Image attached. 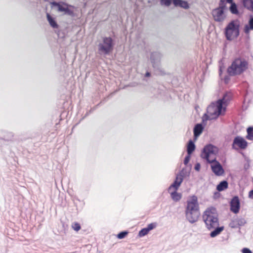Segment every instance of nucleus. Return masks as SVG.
<instances>
[{
	"label": "nucleus",
	"mask_w": 253,
	"mask_h": 253,
	"mask_svg": "<svg viewBox=\"0 0 253 253\" xmlns=\"http://www.w3.org/2000/svg\"><path fill=\"white\" fill-rule=\"evenodd\" d=\"M217 152V148L211 144H209L204 147L201 156L203 159L207 160L210 164H211V169L212 172L217 176L222 175L224 170L219 162L217 161L214 158L212 160L210 159L211 155H215Z\"/></svg>",
	"instance_id": "nucleus-1"
},
{
	"label": "nucleus",
	"mask_w": 253,
	"mask_h": 253,
	"mask_svg": "<svg viewBox=\"0 0 253 253\" xmlns=\"http://www.w3.org/2000/svg\"><path fill=\"white\" fill-rule=\"evenodd\" d=\"M203 220L209 229H213L210 235L211 237H214L218 235L223 230V227H218V220L216 209L214 208L208 209L203 215Z\"/></svg>",
	"instance_id": "nucleus-2"
},
{
	"label": "nucleus",
	"mask_w": 253,
	"mask_h": 253,
	"mask_svg": "<svg viewBox=\"0 0 253 253\" xmlns=\"http://www.w3.org/2000/svg\"><path fill=\"white\" fill-rule=\"evenodd\" d=\"M186 217L190 223L196 222L200 215L197 198L193 196L187 201L185 211Z\"/></svg>",
	"instance_id": "nucleus-3"
},
{
	"label": "nucleus",
	"mask_w": 253,
	"mask_h": 253,
	"mask_svg": "<svg viewBox=\"0 0 253 253\" xmlns=\"http://www.w3.org/2000/svg\"><path fill=\"white\" fill-rule=\"evenodd\" d=\"M227 106L221 100H217L215 102H212L207 108L208 115L205 114L207 120H212L217 118L219 116L223 115L226 111Z\"/></svg>",
	"instance_id": "nucleus-4"
},
{
	"label": "nucleus",
	"mask_w": 253,
	"mask_h": 253,
	"mask_svg": "<svg viewBox=\"0 0 253 253\" xmlns=\"http://www.w3.org/2000/svg\"><path fill=\"white\" fill-rule=\"evenodd\" d=\"M248 62L244 59H235L227 70V73L230 76L241 74L247 68Z\"/></svg>",
	"instance_id": "nucleus-5"
},
{
	"label": "nucleus",
	"mask_w": 253,
	"mask_h": 253,
	"mask_svg": "<svg viewBox=\"0 0 253 253\" xmlns=\"http://www.w3.org/2000/svg\"><path fill=\"white\" fill-rule=\"evenodd\" d=\"M225 34L227 40L231 41L239 35V25L233 20L225 28Z\"/></svg>",
	"instance_id": "nucleus-6"
},
{
	"label": "nucleus",
	"mask_w": 253,
	"mask_h": 253,
	"mask_svg": "<svg viewBox=\"0 0 253 253\" xmlns=\"http://www.w3.org/2000/svg\"><path fill=\"white\" fill-rule=\"evenodd\" d=\"M98 47L100 53L109 54L113 49V40L111 37H103L102 41L98 44Z\"/></svg>",
	"instance_id": "nucleus-7"
},
{
	"label": "nucleus",
	"mask_w": 253,
	"mask_h": 253,
	"mask_svg": "<svg viewBox=\"0 0 253 253\" xmlns=\"http://www.w3.org/2000/svg\"><path fill=\"white\" fill-rule=\"evenodd\" d=\"M184 169H183L177 175L173 183L169 188V191L170 192L172 188L177 190L180 186L183 180V177L186 175L184 172Z\"/></svg>",
	"instance_id": "nucleus-8"
},
{
	"label": "nucleus",
	"mask_w": 253,
	"mask_h": 253,
	"mask_svg": "<svg viewBox=\"0 0 253 253\" xmlns=\"http://www.w3.org/2000/svg\"><path fill=\"white\" fill-rule=\"evenodd\" d=\"M211 14L214 20L217 22H222L226 18L225 11L217 8L212 10Z\"/></svg>",
	"instance_id": "nucleus-9"
},
{
	"label": "nucleus",
	"mask_w": 253,
	"mask_h": 253,
	"mask_svg": "<svg viewBox=\"0 0 253 253\" xmlns=\"http://www.w3.org/2000/svg\"><path fill=\"white\" fill-rule=\"evenodd\" d=\"M248 143L246 140L241 136H236L234 138L232 144V148L237 149L236 146H237L241 149H245L247 146Z\"/></svg>",
	"instance_id": "nucleus-10"
},
{
	"label": "nucleus",
	"mask_w": 253,
	"mask_h": 253,
	"mask_svg": "<svg viewBox=\"0 0 253 253\" xmlns=\"http://www.w3.org/2000/svg\"><path fill=\"white\" fill-rule=\"evenodd\" d=\"M230 211L236 214L239 212L240 209V202L238 196H235L232 198L230 202Z\"/></svg>",
	"instance_id": "nucleus-11"
},
{
	"label": "nucleus",
	"mask_w": 253,
	"mask_h": 253,
	"mask_svg": "<svg viewBox=\"0 0 253 253\" xmlns=\"http://www.w3.org/2000/svg\"><path fill=\"white\" fill-rule=\"evenodd\" d=\"M161 58V54L159 52H154L151 53L150 59L154 68L158 66V63L160 62Z\"/></svg>",
	"instance_id": "nucleus-12"
},
{
	"label": "nucleus",
	"mask_w": 253,
	"mask_h": 253,
	"mask_svg": "<svg viewBox=\"0 0 253 253\" xmlns=\"http://www.w3.org/2000/svg\"><path fill=\"white\" fill-rule=\"evenodd\" d=\"M226 2L230 4L229 10L232 14L235 15H238L239 14L237 5L236 3L233 1V0H226Z\"/></svg>",
	"instance_id": "nucleus-13"
},
{
	"label": "nucleus",
	"mask_w": 253,
	"mask_h": 253,
	"mask_svg": "<svg viewBox=\"0 0 253 253\" xmlns=\"http://www.w3.org/2000/svg\"><path fill=\"white\" fill-rule=\"evenodd\" d=\"M156 227V224L154 223H150L148 225L147 227L141 229L138 233L140 237L146 235L148 233Z\"/></svg>",
	"instance_id": "nucleus-14"
},
{
	"label": "nucleus",
	"mask_w": 253,
	"mask_h": 253,
	"mask_svg": "<svg viewBox=\"0 0 253 253\" xmlns=\"http://www.w3.org/2000/svg\"><path fill=\"white\" fill-rule=\"evenodd\" d=\"M204 127L202 124H197L194 126L193 132L194 136L195 138L198 137L203 132Z\"/></svg>",
	"instance_id": "nucleus-15"
},
{
	"label": "nucleus",
	"mask_w": 253,
	"mask_h": 253,
	"mask_svg": "<svg viewBox=\"0 0 253 253\" xmlns=\"http://www.w3.org/2000/svg\"><path fill=\"white\" fill-rule=\"evenodd\" d=\"M250 30H253V16H250L248 24L246 25L244 27V32L249 34Z\"/></svg>",
	"instance_id": "nucleus-16"
},
{
	"label": "nucleus",
	"mask_w": 253,
	"mask_h": 253,
	"mask_svg": "<svg viewBox=\"0 0 253 253\" xmlns=\"http://www.w3.org/2000/svg\"><path fill=\"white\" fill-rule=\"evenodd\" d=\"M242 4L245 8L253 12V0H242Z\"/></svg>",
	"instance_id": "nucleus-17"
},
{
	"label": "nucleus",
	"mask_w": 253,
	"mask_h": 253,
	"mask_svg": "<svg viewBox=\"0 0 253 253\" xmlns=\"http://www.w3.org/2000/svg\"><path fill=\"white\" fill-rule=\"evenodd\" d=\"M231 98L232 94L230 92H226L224 94L222 98L219 99L221 100L222 102L224 104V106H227Z\"/></svg>",
	"instance_id": "nucleus-18"
},
{
	"label": "nucleus",
	"mask_w": 253,
	"mask_h": 253,
	"mask_svg": "<svg viewBox=\"0 0 253 253\" xmlns=\"http://www.w3.org/2000/svg\"><path fill=\"white\" fill-rule=\"evenodd\" d=\"M228 183L227 181L223 180L221 181L216 186L217 191L220 192L228 188Z\"/></svg>",
	"instance_id": "nucleus-19"
},
{
	"label": "nucleus",
	"mask_w": 253,
	"mask_h": 253,
	"mask_svg": "<svg viewBox=\"0 0 253 253\" xmlns=\"http://www.w3.org/2000/svg\"><path fill=\"white\" fill-rule=\"evenodd\" d=\"M195 149V145L194 143L192 141V140H190L188 141L187 146V154L191 155L192 153Z\"/></svg>",
	"instance_id": "nucleus-20"
},
{
	"label": "nucleus",
	"mask_w": 253,
	"mask_h": 253,
	"mask_svg": "<svg viewBox=\"0 0 253 253\" xmlns=\"http://www.w3.org/2000/svg\"><path fill=\"white\" fill-rule=\"evenodd\" d=\"M47 19L50 24V25L53 28H57L58 27V24L55 21L54 18L50 15L48 13H47Z\"/></svg>",
	"instance_id": "nucleus-21"
},
{
	"label": "nucleus",
	"mask_w": 253,
	"mask_h": 253,
	"mask_svg": "<svg viewBox=\"0 0 253 253\" xmlns=\"http://www.w3.org/2000/svg\"><path fill=\"white\" fill-rule=\"evenodd\" d=\"M171 197L172 200L174 201H178L181 198V196L180 194L176 192V190H174V191L171 192Z\"/></svg>",
	"instance_id": "nucleus-22"
},
{
	"label": "nucleus",
	"mask_w": 253,
	"mask_h": 253,
	"mask_svg": "<svg viewBox=\"0 0 253 253\" xmlns=\"http://www.w3.org/2000/svg\"><path fill=\"white\" fill-rule=\"evenodd\" d=\"M247 135L246 136L247 139L250 140H253V127L250 126L247 129Z\"/></svg>",
	"instance_id": "nucleus-23"
},
{
	"label": "nucleus",
	"mask_w": 253,
	"mask_h": 253,
	"mask_svg": "<svg viewBox=\"0 0 253 253\" xmlns=\"http://www.w3.org/2000/svg\"><path fill=\"white\" fill-rule=\"evenodd\" d=\"M235 219V221L236 222V223L238 224V226H243L246 223V221L244 218L236 217Z\"/></svg>",
	"instance_id": "nucleus-24"
},
{
	"label": "nucleus",
	"mask_w": 253,
	"mask_h": 253,
	"mask_svg": "<svg viewBox=\"0 0 253 253\" xmlns=\"http://www.w3.org/2000/svg\"><path fill=\"white\" fill-rule=\"evenodd\" d=\"M226 2L223 3H218V7H217V8L219 9H222V10H226L227 9V6H226Z\"/></svg>",
	"instance_id": "nucleus-25"
},
{
	"label": "nucleus",
	"mask_w": 253,
	"mask_h": 253,
	"mask_svg": "<svg viewBox=\"0 0 253 253\" xmlns=\"http://www.w3.org/2000/svg\"><path fill=\"white\" fill-rule=\"evenodd\" d=\"M53 4L57 5L58 6V10L60 11H66L67 10V8L65 7L64 6H62L61 4H58L56 2H53Z\"/></svg>",
	"instance_id": "nucleus-26"
},
{
	"label": "nucleus",
	"mask_w": 253,
	"mask_h": 253,
	"mask_svg": "<svg viewBox=\"0 0 253 253\" xmlns=\"http://www.w3.org/2000/svg\"><path fill=\"white\" fill-rule=\"evenodd\" d=\"M242 253H253V252L249 248L244 247L241 250Z\"/></svg>",
	"instance_id": "nucleus-27"
},
{
	"label": "nucleus",
	"mask_w": 253,
	"mask_h": 253,
	"mask_svg": "<svg viewBox=\"0 0 253 253\" xmlns=\"http://www.w3.org/2000/svg\"><path fill=\"white\" fill-rule=\"evenodd\" d=\"M171 3V0H161V3L162 5H165L166 6H169L170 5Z\"/></svg>",
	"instance_id": "nucleus-28"
},
{
	"label": "nucleus",
	"mask_w": 253,
	"mask_h": 253,
	"mask_svg": "<svg viewBox=\"0 0 253 253\" xmlns=\"http://www.w3.org/2000/svg\"><path fill=\"white\" fill-rule=\"evenodd\" d=\"M179 6L184 8L185 9H187L189 8V5L187 2L183 0L181 1V2H180V4Z\"/></svg>",
	"instance_id": "nucleus-29"
},
{
	"label": "nucleus",
	"mask_w": 253,
	"mask_h": 253,
	"mask_svg": "<svg viewBox=\"0 0 253 253\" xmlns=\"http://www.w3.org/2000/svg\"><path fill=\"white\" fill-rule=\"evenodd\" d=\"M128 232L126 231H123L122 232H120L117 235V237H125L127 234Z\"/></svg>",
	"instance_id": "nucleus-30"
},
{
	"label": "nucleus",
	"mask_w": 253,
	"mask_h": 253,
	"mask_svg": "<svg viewBox=\"0 0 253 253\" xmlns=\"http://www.w3.org/2000/svg\"><path fill=\"white\" fill-rule=\"evenodd\" d=\"M245 160L247 161V163H246L244 165V169L246 170H247V169H249L250 167V160L248 158H246L245 159Z\"/></svg>",
	"instance_id": "nucleus-31"
},
{
	"label": "nucleus",
	"mask_w": 253,
	"mask_h": 253,
	"mask_svg": "<svg viewBox=\"0 0 253 253\" xmlns=\"http://www.w3.org/2000/svg\"><path fill=\"white\" fill-rule=\"evenodd\" d=\"M191 158V155L187 154V155L185 157L184 160V164L185 165H187V164L189 163L190 159Z\"/></svg>",
	"instance_id": "nucleus-32"
},
{
	"label": "nucleus",
	"mask_w": 253,
	"mask_h": 253,
	"mask_svg": "<svg viewBox=\"0 0 253 253\" xmlns=\"http://www.w3.org/2000/svg\"><path fill=\"white\" fill-rule=\"evenodd\" d=\"M73 229L75 230V231H78L81 228V226H80V224L78 223H74L73 226H72Z\"/></svg>",
	"instance_id": "nucleus-33"
},
{
	"label": "nucleus",
	"mask_w": 253,
	"mask_h": 253,
	"mask_svg": "<svg viewBox=\"0 0 253 253\" xmlns=\"http://www.w3.org/2000/svg\"><path fill=\"white\" fill-rule=\"evenodd\" d=\"M230 226L232 228H236L238 227V224H237L236 222L235 221V218L230 223Z\"/></svg>",
	"instance_id": "nucleus-34"
},
{
	"label": "nucleus",
	"mask_w": 253,
	"mask_h": 253,
	"mask_svg": "<svg viewBox=\"0 0 253 253\" xmlns=\"http://www.w3.org/2000/svg\"><path fill=\"white\" fill-rule=\"evenodd\" d=\"M182 0H173V3L176 6H179Z\"/></svg>",
	"instance_id": "nucleus-35"
},
{
	"label": "nucleus",
	"mask_w": 253,
	"mask_h": 253,
	"mask_svg": "<svg viewBox=\"0 0 253 253\" xmlns=\"http://www.w3.org/2000/svg\"><path fill=\"white\" fill-rule=\"evenodd\" d=\"M195 169L197 171H199L201 168V165L200 163H197L195 166Z\"/></svg>",
	"instance_id": "nucleus-36"
},
{
	"label": "nucleus",
	"mask_w": 253,
	"mask_h": 253,
	"mask_svg": "<svg viewBox=\"0 0 253 253\" xmlns=\"http://www.w3.org/2000/svg\"><path fill=\"white\" fill-rule=\"evenodd\" d=\"M249 197L251 199H253V190H252L249 192Z\"/></svg>",
	"instance_id": "nucleus-37"
},
{
	"label": "nucleus",
	"mask_w": 253,
	"mask_h": 253,
	"mask_svg": "<svg viewBox=\"0 0 253 253\" xmlns=\"http://www.w3.org/2000/svg\"><path fill=\"white\" fill-rule=\"evenodd\" d=\"M150 76H151V74H150V73H149V72H146V74H145V77H149Z\"/></svg>",
	"instance_id": "nucleus-38"
},
{
	"label": "nucleus",
	"mask_w": 253,
	"mask_h": 253,
	"mask_svg": "<svg viewBox=\"0 0 253 253\" xmlns=\"http://www.w3.org/2000/svg\"><path fill=\"white\" fill-rule=\"evenodd\" d=\"M187 238H185V239H183L181 241V243L182 244H184V243H186L187 241Z\"/></svg>",
	"instance_id": "nucleus-39"
},
{
	"label": "nucleus",
	"mask_w": 253,
	"mask_h": 253,
	"mask_svg": "<svg viewBox=\"0 0 253 253\" xmlns=\"http://www.w3.org/2000/svg\"><path fill=\"white\" fill-rule=\"evenodd\" d=\"M223 2H226V0H220L219 1V3H223Z\"/></svg>",
	"instance_id": "nucleus-40"
},
{
	"label": "nucleus",
	"mask_w": 253,
	"mask_h": 253,
	"mask_svg": "<svg viewBox=\"0 0 253 253\" xmlns=\"http://www.w3.org/2000/svg\"><path fill=\"white\" fill-rule=\"evenodd\" d=\"M228 239V238H225V240H227Z\"/></svg>",
	"instance_id": "nucleus-41"
},
{
	"label": "nucleus",
	"mask_w": 253,
	"mask_h": 253,
	"mask_svg": "<svg viewBox=\"0 0 253 253\" xmlns=\"http://www.w3.org/2000/svg\"><path fill=\"white\" fill-rule=\"evenodd\" d=\"M119 239H122L123 238H118Z\"/></svg>",
	"instance_id": "nucleus-42"
}]
</instances>
